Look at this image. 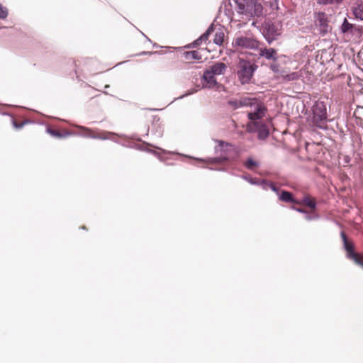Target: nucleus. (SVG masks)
<instances>
[{"label": "nucleus", "mask_w": 363, "mask_h": 363, "mask_svg": "<svg viewBox=\"0 0 363 363\" xmlns=\"http://www.w3.org/2000/svg\"><path fill=\"white\" fill-rule=\"evenodd\" d=\"M238 12L249 17L261 16L263 6L257 0H235Z\"/></svg>", "instance_id": "f257e3e1"}, {"label": "nucleus", "mask_w": 363, "mask_h": 363, "mask_svg": "<svg viewBox=\"0 0 363 363\" xmlns=\"http://www.w3.org/2000/svg\"><path fill=\"white\" fill-rule=\"evenodd\" d=\"M237 74L242 84H247L253 76L255 67L252 63L243 59H240L237 65Z\"/></svg>", "instance_id": "f03ea898"}, {"label": "nucleus", "mask_w": 363, "mask_h": 363, "mask_svg": "<svg viewBox=\"0 0 363 363\" xmlns=\"http://www.w3.org/2000/svg\"><path fill=\"white\" fill-rule=\"evenodd\" d=\"M313 123L318 128H323L326 118V106L323 101H317L313 106Z\"/></svg>", "instance_id": "7ed1b4c3"}, {"label": "nucleus", "mask_w": 363, "mask_h": 363, "mask_svg": "<svg viewBox=\"0 0 363 363\" xmlns=\"http://www.w3.org/2000/svg\"><path fill=\"white\" fill-rule=\"evenodd\" d=\"M246 130L249 133H257L259 140L266 139L269 133V128L264 121L249 122L246 125Z\"/></svg>", "instance_id": "20e7f679"}, {"label": "nucleus", "mask_w": 363, "mask_h": 363, "mask_svg": "<svg viewBox=\"0 0 363 363\" xmlns=\"http://www.w3.org/2000/svg\"><path fill=\"white\" fill-rule=\"evenodd\" d=\"M233 47L236 49H254L259 46V42L252 38L238 36L233 41Z\"/></svg>", "instance_id": "39448f33"}, {"label": "nucleus", "mask_w": 363, "mask_h": 363, "mask_svg": "<svg viewBox=\"0 0 363 363\" xmlns=\"http://www.w3.org/2000/svg\"><path fill=\"white\" fill-rule=\"evenodd\" d=\"M255 109L254 111L248 113V118L250 122L263 121L262 118L265 116L266 108L259 104H256Z\"/></svg>", "instance_id": "423d86ee"}, {"label": "nucleus", "mask_w": 363, "mask_h": 363, "mask_svg": "<svg viewBox=\"0 0 363 363\" xmlns=\"http://www.w3.org/2000/svg\"><path fill=\"white\" fill-rule=\"evenodd\" d=\"M316 26L322 34L327 33L330 30L328 20L324 13H318L316 17Z\"/></svg>", "instance_id": "0eeeda50"}, {"label": "nucleus", "mask_w": 363, "mask_h": 363, "mask_svg": "<svg viewBox=\"0 0 363 363\" xmlns=\"http://www.w3.org/2000/svg\"><path fill=\"white\" fill-rule=\"evenodd\" d=\"M184 60L188 62H200L203 59L201 50L186 51L183 53Z\"/></svg>", "instance_id": "6e6552de"}, {"label": "nucleus", "mask_w": 363, "mask_h": 363, "mask_svg": "<svg viewBox=\"0 0 363 363\" xmlns=\"http://www.w3.org/2000/svg\"><path fill=\"white\" fill-rule=\"evenodd\" d=\"M341 237H342V239L344 242V247L347 252V257L350 259H352L354 257H357L358 253H357L354 251V245H353L352 242H350L347 240V235L344 232L341 233Z\"/></svg>", "instance_id": "1a4fd4ad"}, {"label": "nucleus", "mask_w": 363, "mask_h": 363, "mask_svg": "<svg viewBox=\"0 0 363 363\" xmlns=\"http://www.w3.org/2000/svg\"><path fill=\"white\" fill-rule=\"evenodd\" d=\"M253 104L254 103L252 101V99L247 98L240 99L239 100H230L228 101L229 106H230L233 109H236L242 106H252Z\"/></svg>", "instance_id": "9d476101"}, {"label": "nucleus", "mask_w": 363, "mask_h": 363, "mask_svg": "<svg viewBox=\"0 0 363 363\" xmlns=\"http://www.w3.org/2000/svg\"><path fill=\"white\" fill-rule=\"evenodd\" d=\"M259 55L267 60H276L277 59V50L274 48H261Z\"/></svg>", "instance_id": "9b49d317"}, {"label": "nucleus", "mask_w": 363, "mask_h": 363, "mask_svg": "<svg viewBox=\"0 0 363 363\" xmlns=\"http://www.w3.org/2000/svg\"><path fill=\"white\" fill-rule=\"evenodd\" d=\"M227 66L223 62H216L212 66H211L208 69L211 72V74L215 75H219L224 74L226 70Z\"/></svg>", "instance_id": "f8f14e48"}, {"label": "nucleus", "mask_w": 363, "mask_h": 363, "mask_svg": "<svg viewBox=\"0 0 363 363\" xmlns=\"http://www.w3.org/2000/svg\"><path fill=\"white\" fill-rule=\"evenodd\" d=\"M279 199L281 201H284L286 203H300L299 201H296L294 199L291 193L286 191H281L279 194Z\"/></svg>", "instance_id": "ddd939ff"}, {"label": "nucleus", "mask_w": 363, "mask_h": 363, "mask_svg": "<svg viewBox=\"0 0 363 363\" xmlns=\"http://www.w3.org/2000/svg\"><path fill=\"white\" fill-rule=\"evenodd\" d=\"M299 205H305L309 207L312 211L315 209L316 201L314 198L309 195L305 196L301 201H299Z\"/></svg>", "instance_id": "4468645a"}, {"label": "nucleus", "mask_w": 363, "mask_h": 363, "mask_svg": "<svg viewBox=\"0 0 363 363\" xmlns=\"http://www.w3.org/2000/svg\"><path fill=\"white\" fill-rule=\"evenodd\" d=\"M91 138H96L100 140H111L115 135L111 132L102 131L100 133H95V134L90 135Z\"/></svg>", "instance_id": "2eb2a0df"}, {"label": "nucleus", "mask_w": 363, "mask_h": 363, "mask_svg": "<svg viewBox=\"0 0 363 363\" xmlns=\"http://www.w3.org/2000/svg\"><path fill=\"white\" fill-rule=\"evenodd\" d=\"M203 78L209 84V86H213L216 84L215 74H211V72L208 69L205 71V72L203 73Z\"/></svg>", "instance_id": "dca6fc26"}, {"label": "nucleus", "mask_w": 363, "mask_h": 363, "mask_svg": "<svg viewBox=\"0 0 363 363\" xmlns=\"http://www.w3.org/2000/svg\"><path fill=\"white\" fill-rule=\"evenodd\" d=\"M224 38H225L224 32L222 29L220 28L216 32V33L214 35L213 42L216 45H221L223 44V43L224 42Z\"/></svg>", "instance_id": "f3484780"}, {"label": "nucleus", "mask_w": 363, "mask_h": 363, "mask_svg": "<svg viewBox=\"0 0 363 363\" xmlns=\"http://www.w3.org/2000/svg\"><path fill=\"white\" fill-rule=\"evenodd\" d=\"M281 77H282L283 80L285 82H290V81H295L298 79L301 74L298 72H291L290 74H284L282 73Z\"/></svg>", "instance_id": "a211bd4d"}, {"label": "nucleus", "mask_w": 363, "mask_h": 363, "mask_svg": "<svg viewBox=\"0 0 363 363\" xmlns=\"http://www.w3.org/2000/svg\"><path fill=\"white\" fill-rule=\"evenodd\" d=\"M353 13L357 18L363 20V2L357 4L353 9Z\"/></svg>", "instance_id": "6ab92c4d"}, {"label": "nucleus", "mask_w": 363, "mask_h": 363, "mask_svg": "<svg viewBox=\"0 0 363 363\" xmlns=\"http://www.w3.org/2000/svg\"><path fill=\"white\" fill-rule=\"evenodd\" d=\"M258 162L252 158H248L244 163L245 167L250 170H254L257 167H258Z\"/></svg>", "instance_id": "aec40b11"}, {"label": "nucleus", "mask_w": 363, "mask_h": 363, "mask_svg": "<svg viewBox=\"0 0 363 363\" xmlns=\"http://www.w3.org/2000/svg\"><path fill=\"white\" fill-rule=\"evenodd\" d=\"M79 128L81 130L82 134L86 137L91 138L89 135L95 134L94 130L90 128L84 126H79Z\"/></svg>", "instance_id": "412c9836"}, {"label": "nucleus", "mask_w": 363, "mask_h": 363, "mask_svg": "<svg viewBox=\"0 0 363 363\" xmlns=\"http://www.w3.org/2000/svg\"><path fill=\"white\" fill-rule=\"evenodd\" d=\"M213 26H211L200 37L201 40L206 42L208 40L209 35L213 32Z\"/></svg>", "instance_id": "4be33fe9"}, {"label": "nucleus", "mask_w": 363, "mask_h": 363, "mask_svg": "<svg viewBox=\"0 0 363 363\" xmlns=\"http://www.w3.org/2000/svg\"><path fill=\"white\" fill-rule=\"evenodd\" d=\"M354 116L360 121H363V107L357 106L354 111Z\"/></svg>", "instance_id": "5701e85b"}, {"label": "nucleus", "mask_w": 363, "mask_h": 363, "mask_svg": "<svg viewBox=\"0 0 363 363\" xmlns=\"http://www.w3.org/2000/svg\"><path fill=\"white\" fill-rule=\"evenodd\" d=\"M352 25L350 23L346 18H345V21L342 25L341 29L343 33H346L349 31L350 29H352Z\"/></svg>", "instance_id": "b1692460"}, {"label": "nucleus", "mask_w": 363, "mask_h": 363, "mask_svg": "<svg viewBox=\"0 0 363 363\" xmlns=\"http://www.w3.org/2000/svg\"><path fill=\"white\" fill-rule=\"evenodd\" d=\"M47 131L49 134H50L53 137H55V138H62V135L58 130L48 128Z\"/></svg>", "instance_id": "393cba45"}, {"label": "nucleus", "mask_w": 363, "mask_h": 363, "mask_svg": "<svg viewBox=\"0 0 363 363\" xmlns=\"http://www.w3.org/2000/svg\"><path fill=\"white\" fill-rule=\"evenodd\" d=\"M8 16V10L0 3V18L5 19Z\"/></svg>", "instance_id": "a878e982"}, {"label": "nucleus", "mask_w": 363, "mask_h": 363, "mask_svg": "<svg viewBox=\"0 0 363 363\" xmlns=\"http://www.w3.org/2000/svg\"><path fill=\"white\" fill-rule=\"evenodd\" d=\"M352 259L356 264L363 267V256L358 254L357 257H354Z\"/></svg>", "instance_id": "bb28decb"}, {"label": "nucleus", "mask_w": 363, "mask_h": 363, "mask_svg": "<svg viewBox=\"0 0 363 363\" xmlns=\"http://www.w3.org/2000/svg\"><path fill=\"white\" fill-rule=\"evenodd\" d=\"M201 43H202V41L201 40L200 38H199L198 39L194 40L193 43L189 44L186 47L188 48H196V46H199V45H201Z\"/></svg>", "instance_id": "cd10ccee"}, {"label": "nucleus", "mask_w": 363, "mask_h": 363, "mask_svg": "<svg viewBox=\"0 0 363 363\" xmlns=\"http://www.w3.org/2000/svg\"><path fill=\"white\" fill-rule=\"evenodd\" d=\"M318 2L321 4H327L333 3V0H318Z\"/></svg>", "instance_id": "c85d7f7f"}, {"label": "nucleus", "mask_w": 363, "mask_h": 363, "mask_svg": "<svg viewBox=\"0 0 363 363\" xmlns=\"http://www.w3.org/2000/svg\"><path fill=\"white\" fill-rule=\"evenodd\" d=\"M273 27H274V26H273V25L269 26V28H268V31H269V33H272V34H274V31ZM275 35H278V33H275Z\"/></svg>", "instance_id": "c756f323"}, {"label": "nucleus", "mask_w": 363, "mask_h": 363, "mask_svg": "<svg viewBox=\"0 0 363 363\" xmlns=\"http://www.w3.org/2000/svg\"><path fill=\"white\" fill-rule=\"evenodd\" d=\"M296 210L301 213H306V211L303 208H296Z\"/></svg>", "instance_id": "7c9ffc66"}, {"label": "nucleus", "mask_w": 363, "mask_h": 363, "mask_svg": "<svg viewBox=\"0 0 363 363\" xmlns=\"http://www.w3.org/2000/svg\"><path fill=\"white\" fill-rule=\"evenodd\" d=\"M272 190H274V191H277V188H276V187H275V186H274V185H273V184L272 185Z\"/></svg>", "instance_id": "2f4dec72"}, {"label": "nucleus", "mask_w": 363, "mask_h": 363, "mask_svg": "<svg viewBox=\"0 0 363 363\" xmlns=\"http://www.w3.org/2000/svg\"><path fill=\"white\" fill-rule=\"evenodd\" d=\"M341 0H333V2H339Z\"/></svg>", "instance_id": "473e14b6"}, {"label": "nucleus", "mask_w": 363, "mask_h": 363, "mask_svg": "<svg viewBox=\"0 0 363 363\" xmlns=\"http://www.w3.org/2000/svg\"><path fill=\"white\" fill-rule=\"evenodd\" d=\"M267 41H268L269 43H271V41H272V40H269V39H267Z\"/></svg>", "instance_id": "72a5a7b5"}]
</instances>
